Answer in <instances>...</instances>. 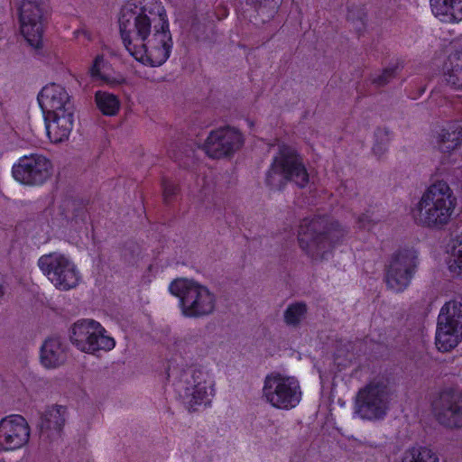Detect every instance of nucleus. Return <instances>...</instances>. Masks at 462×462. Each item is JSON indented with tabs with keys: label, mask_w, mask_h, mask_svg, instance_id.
Returning a JSON list of instances; mask_svg holds the SVG:
<instances>
[{
	"label": "nucleus",
	"mask_w": 462,
	"mask_h": 462,
	"mask_svg": "<svg viewBox=\"0 0 462 462\" xmlns=\"http://www.w3.org/2000/svg\"><path fill=\"white\" fill-rule=\"evenodd\" d=\"M118 23L124 46L137 61L159 67L170 58L173 42L162 5L153 12L143 5V0H127Z\"/></svg>",
	"instance_id": "obj_1"
},
{
	"label": "nucleus",
	"mask_w": 462,
	"mask_h": 462,
	"mask_svg": "<svg viewBox=\"0 0 462 462\" xmlns=\"http://www.w3.org/2000/svg\"><path fill=\"white\" fill-rule=\"evenodd\" d=\"M346 230L338 221L328 216L304 218L298 230L299 245L312 260H325L340 245Z\"/></svg>",
	"instance_id": "obj_2"
},
{
	"label": "nucleus",
	"mask_w": 462,
	"mask_h": 462,
	"mask_svg": "<svg viewBox=\"0 0 462 462\" xmlns=\"http://www.w3.org/2000/svg\"><path fill=\"white\" fill-rule=\"evenodd\" d=\"M456 206L457 198L449 185L437 180L427 188L415 209L421 226L442 229L450 221Z\"/></svg>",
	"instance_id": "obj_3"
},
{
	"label": "nucleus",
	"mask_w": 462,
	"mask_h": 462,
	"mask_svg": "<svg viewBox=\"0 0 462 462\" xmlns=\"http://www.w3.org/2000/svg\"><path fill=\"white\" fill-rule=\"evenodd\" d=\"M393 381L390 374H380L359 389L355 412L360 419L370 421L384 419L393 395Z\"/></svg>",
	"instance_id": "obj_4"
},
{
	"label": "nucleus",
	"mask_w": 462,
	"mask_h": 462,
	"mask_svg": "<svg viewBox=\"0 0 462 462\" xmlns=\"http://www.w3.org/2000/svg\"><path fill=\"white\" fill-rule=\"evenodd\" d=\"M169 291L180 298L181 312L185 317H202L215 309V296L205 286L186 279H176L170 283Z\"/></svg>",
	"instance_id": "obj_5"
},
{
	"label": "nucleus",
	"mask_w": 462,
	"mask_h": 462,
	"mask_svg": "<svg viewBox=\"0 0 462 462\" xmlns=\"http://www.w3.org/2000/svg\"><path fill=\"white\" fill-rule=\"evenodd\" d=\"M420 264L419 252L414 247L404 246L393 252L385 265L386 286L395 292L409 287Z\"/></svg>",
	"instance_id": "obj_6"
},
{
	"label": "nucleus",
	"mask_w": 462,
	"mask_h": 462,
	"mask_svg": "<svg viewBox=\"0 0 462 462\" xmlns=\"http://www.w3.org/2000/svg\"><path fill=\"white\" fill-rule=\"evenodd\" d=\"M462 340V303L446 302L440 309L436 329L435 345L439 351L448 352Z\"/></svg>",
	"instance_id": "obj_7"
},
{
	"label": "nucleus",
	"mask_w": 462,
	"mask_h": 462,
	"mask_svg": "<svg viewBox=\"0 0 462 462\" xmlns=\"http://www.w3.org/2000/svg\"><path fill=\"white\" fill-rule=\"evenodd\" d=\"M263 394L274 408L291 410L300 402L301 391L299 381L292 376H285L278 372L266 375Z\"/></svg>",
	"instance_id": "obj_8"
},
{
	"label": "nucleus",
	"mask_w": 462,
	"mask_h": 462,
	"mask_svg": "<svg viewBox=\"0 0 462 462\" xmlns=\"http://www.w3.org/2000/svg\"><path fill=\"white\" fill-rule=\"evenodd\" d=\"M275 174L281 175L284 180L293 181L300 188L309 183V173L297 151L291 146L282 145L278 154L273 158L269 171L266 173L265 183L273 187Z\"/></svg>",
	"instance_id": "obj_9"
},
{
	"label": "nucleus",
	"mask_w": 462,
	"mask_h": 462,
	"mask_svg": "<svg viewBox=\"0 0 462 462\" xmlns=\"http://www.w3.org/2000/svg\"><path fill=\"white\" fill-rule=\"evenodd\" d=\"M69 338L79 350L85 353L110 351L116 346L115 339L106 335L105 328L94 319H80L74 323Z\"/></svg>",
	"instance_id": "obj_10"
},
{
	"label": "nucleus",
	"mask_w": 462,
	"mask_h": 462,
	"mask_svg": "<svg viewBox=\"0 0 462 462\" xmlns=\"http://www.w3.org/2000/svg\"><path fill=\"white\" fill-rule=\"evenodd\" d=\"M38 266L42 273L58 289L68 291L75 288L80 280L79 272L68 257L58 253L42 255Z\"/></svg>",
	"instance_id": "obj_11"
},
{
	"label": "nucleus",
	"mask_w": 462,
	"mask_h": 462,
	"mask_svg": "<svg viewBox=\"0 0 462 462\" xmlns=\"http://www.w3.org/2000/svg\"><path fill=\"white\" fill-rule=\"evenodd\" d=\"M52 163L46 156L30 153L20 157L12 167V175L26 186H42L51 176Z\"/></svg>",
	"instance_id": "obj_12"
},
{
	"label": "nucleus",
	"mask_w": 462,
	"mask_h": 462,
	"mask_svg": "<svg viewBox=\"0 0 462 462\" xmlns=\"http://www.w3.org/2000/svg\"><path fill=\"white\" fill-rule=\"evenodd\" d=\"M214 383L208 373L202 368H194L192 370H184L180 381L175 384L176 390L183 397H190V406L208 405L210 403V396L214 393Z\"/></svg>",
	"instance_id": "obj_13"
},
{
	"label": "nucleus",
	"mask_w": 462,
	"mask_h": 462,
	"mask_svg": "<svg viewBox=\"0 0 462 462\" xmlns=\"http://www.w3.org/2000/svg\"><path fill=\"white\" fill-rule=\"evenodd\" d=\"M20 30L27 42L35 49L42 47L44 11L37 0H23L19 8Z\"/></svg>",
	"instance_id": "obj_14"
},
{
	"label": "nucleus",
	"mask_w": 462,
	"mask_h": 462,
	"mask_svg": "<svg viewBox=\"0 0 462 462\" xmlns=\"http://www.w3.org/2000/svg\"><path fill=\"white\" fill-rule=\"evenodd\" d=\"M243 134L231 126L219 127L210 131L202 150L212 159L233 156L244 144Z\"/></svg>",
	"instance_id": "obj_15"
},
{
	"label": "nucleus",
	"mask_w": 462,
	"mask_h": 462,
	"mask_svg": "<svg viewBox=\"0 0 462 462\" xmlns=\"http://www.w3.org/2000/svg\"><path fill=\"white\" fill-rule=\"evenodd\" d=\"M435 410L440 424L451 429H462V390L444 388L435 402Z\"/></svg>",
	"instance_id": "obj_16"
},
{
	"label": "nucleus",
	"mask_w": 462,
	"mask_h": 462,
	"mask_svg": "<svg viewBox=\"0 0 462 462\" xmlns=\"http://www.w3.org/2000/svg\"><path fill=\"white\" fill-rule=\"evenodd\" d=\"M31 429L19 414H11L0 420V451H14L25 446Z\"/></svg>",
	"instance_id": "obj_17"
},
{
	"label": "nucleus",
	"mask_w": 462,
	"mask_h": 462,
	"mask_svg": "<svg viewBox=\"0 0 462 462\" xmlns=\"http://www.w3.org/2000/svg\"><path fill=\"white\" fill-rule=\"evenodd\" d=\"M38 104L43 116L73 111L70 97L67 89L60 84L44 86L37 96Z\"/></svg>",
	"instance_id": "obj_18"
},
{
	"label": "nucleus",
	"mask_w": 462,
	"mask_h": 462,
	"mask_svg": "<svg viewBox=\"0 0 462 462\" xmlns=\"http://www.w3.org/2000/svg\"><path fill=\"white\" fill-rule=\"evenodd\" d=\"M66 413L67 408L62 405L48 407L42 412L38 425L40 438L42 440L53 443L61 437Z\"/></svg>",
	"instance_id": "obj_19"
},
{
	"label": "nucleus",
	"mask_w": 462,
	"mask_h": 462,
	"mask_svg": "<svg viewBox=\"0 0 462 462\" xmlns=\"http://www.w3.org/2000/svg\"><path fill=\"white\" fill-rule=\"evenodd\" d=\"M47 135L53 143L67 141L74 126V112L69 111L60 114L44 116Z\"/></svg>",
	"instance_id": "obj_20"
},
{
	"label": "nucleus",
	"mask_w": 462,
	"mask_h": 462,
	"mask_svg": "<svg viewBox=\"0 0 462 462\" xmlns=\"http://www.w3.org/2000/svg\"><path fill=\"white\" fill-rule=\"evenodd\" d=\"M110 62L105 59L103 54H97L88 69V75L91 80L97 82L99 86L106 85L114 88L126 83V79L123 75H110Z\"/></svg>",
	"instance_id": "obj_21"
},
{
	"label": "nucleus",
	"mask_w": 462,
	"mask_h": 462,
	"mask_svg": "<svg viewBox=\"0 0 462 462\" xmlns=\"http://www.w3.org/2000/svg\"><path fill=\"white\" fill-rule=\"evenodd\" d=\"M66 358L65 349L58 337H48L41 346L40 359L46 368L60 365Z\"/></svg>",
	"instance_id": "obj_22"
},
{
	"label": "nucleus",
	"mask_w": 462,
	"mask_h": 462,
	"mask_svg": "<svg viewBox=\"0 0 462 462\" xmlns=\"http://www.w3.org/2000/svg\"><path fill=\"white\" fill-rule=\"evenodd\" d=\"M439 149L443 153H450L462 143V125L455 121L448 124L439 135Z\"/></svg>",
	"instance_id": "obj_23"
},
{
	"label": "nucleus",
	"mask_w": 462,
	"mask_h": 462,
	"mask_svg": "<svg viewBox=\"0 0 462 462\" xmlns=\"http://www.w3.org/2000/svg\"><path fill=\"white\" fill-rule=\"evenodd\" d=\"M444 70L448 84L455 89H462V49L448 55Z\"/></svg>",
	"instance_id": "obj_24"
},
{
	"label": "nucleus",
	"mask_w": 462,
	"mask_h": 462,
	"mask_svg": "<svg viewBox=\"0 0 462 462\" xmlns=\"http://www.w3.org/2000/svg\"><path fill=\"white\" fill-rule=\"evenodd\" d=\"M436 16H448L451 20H462V0H430Z\"/></svg>",
	"instance_id": "obj_25"
},
{
	"label": "nucleus",
	"mask_w": 462,
	"mask_h": 462,
	"mask_svg": "<svg viewBox=\"0 0 462 462\" xmlns=\"http://www.w3.org/2000/svg\"><path fill=\"white\" fill-rule=\"evenodd\" d=\"M95 103L102 115L106 116H114L120 110L121 103L118 97L115 94L97 90L94 96Z\"/></svg>",
	"instance_id": "obj_26"
},
{
	"label": "nucleus",
	"mask_w": 462,
	"mask_h": 462,
	"mask_svg": "<svg viewBox=\"0 0 462 462\" xmlns=\"http://www.w3.org/2000/svg\"><path fill=\"white\" fill-rule=\"evenodd\" d=\"M448 247L450 253L448 269L451 273L462 275V232L450 239Z\"/></svg>",
	"instance_id": "obj_27"
},
{
	"label": "nucleus",
	"mask_w": 462,
	"mask_h": 462,
	"mask_svg": "<svg viewBox=\"0 0 462 462\" xmlns=\"http://www.w3.org/2000/svg\"><path fill=\"white\" fill-rule=\"evenodd\" d=\"M400 462H439V459L430 448L412 447L404 452Z\"/></svg>",
	"instance_id": "obj_28"
},
{
	"label": "nucleus",
	"mask_w": 462,
	"mask_h": 462,
	"mask_svg": "<svg viewBox=\"0 0 462 462\" xmlns=\"http://www.w3.org/2000/svg\"><path fill=\"white\" fill-rule=\"evenodd\" d=\"M307 314V305L304 302L290 304L284 311V322L288 326L297 327Z\"/></svg>",
	"instance_id": "obj_29"
},
{
	"label": "nucleus",
	"mask_w": 462,
	"mask_h": 462,
	"mask_svg": "<svg viewBox=\"0 0 462 462\" xmlns=\"http://www.w3.org/2000/svg\"><path fill=\"white\" fill-rule=\"evenodd\" d=\"M256 5L258 15L263 16L262 21L265 22L274 17L282 3V0H249Z\"/></svg>",
	"instance_id": "obj_30"
},
{
	"label": "nucleus",
	"mask_w": 462,
	"mask_h": 462,
	"mask_svg": "<svg viewBox=\"0 0 462 462\" xmlns=\"http://www.w3.org/2000/svg\"><path fill=\"white\" fill-rule=\"evenodd\" d=\"M391 134L392 133L386 128H377L374 132V143L372 150L378 158L387 151Z\"/></svg>",
	"instance_id": "obj_31"
},
{
	"label": "nucleus",
	"mask_w": 462,
	"mask_h": 462,
	"mask_svg": "<svg viewBox=\"0 0 462 462\" xmlns=\"http://www.w3.org/2000/svg\"><path fill=\"white\" fill-rule=\"evenodd\" d=\"M169 156L178 164L180 168L189 169L194 166L195 151L193 149L185 150V152L168 151Z\"/></svg>",
	"instance_id": "obj_32"
},
{
	"label": "nucleus",
	"mask_w": 462,
	"mask_h": 462,
	"mask_svg": "<svg viewBox=\"0 0 462 462\" xmlns=\"http://www.w3.org/2000/svg\"><path fill=\"white\" fill-rule=\"evenodd\" d=\"M366 9L365 5H348L347 6V14L346 18L348 21L352 23H357L359 25H356V29L358 32H361L362 29L365 28V21H366Z\"/></svg>",
	"instance_id": "obj_33"
},
{
	"label": "nucleus",
	"mask_w": 462,
	"mask_h": 462,
	"mask_svg": "<svg viewBox=\"0 0 462 462\" xmlns=\"http://www.w3.org/2000/svg\"><path fill=\"white\" fill-rule=\"evenodd\" d=\"M162 197L165 205H170L180 191L179 185L163 177L162 180Z\"/></svg>",
	"instance_id": "obj_34"
},
{
	"label": "nucleus",
	"mask_w": 462,
	"mask_h": 462,
	"mask_svg": "<svg viewBox=\"0 0 462 462\" xmlns=\"http://www.w3.org/2000/svg\"><path fill=\"white\" fill-rule=\"evenodd\" d=\"M399 68V63L385 68L381 75L373 79V83L377 87L386 85L392 79L395 78Z\"/></svg>",
	"instance_id": "obj_35"
},
{
	"label": "nucleus",
	"mask_w": 462,
	"mask_h": 462,
	"mask_svg": "<svg viewBox=\"0 0 462 462\" xmlns=\"http://www.w3.org/2000/svg\"><path fill=\"white\" fill-rule=\"evenodd\" d=\"M379 221L380 219L377 217V216H374V213H372L370 209L361 214L357 218V224L360 228L370 229L374 224Z\"/></svg>",
	"instance_id": "obj_36"
},
{
	"label": "nucleus",
	"mask_w": 462,
	"mask_h": 462,
	"mask_svg": "<svg viewBox=\"0 0 462 462\" xmlns=\"http://www.w3.org/2000/svg\"><path fill=\"white\" fill-rule=\"evenodd\" d=\"M72 218L76 224H79V222L85 223L88 218L86 206L83 205L80 208H75Z\"/></svg>",
	"instance_id": "obj_37"
},
{
	"label": "nucleus",
	"mask_w": 462,
	"mask_h": 462,
	"mask_svg": "<svg viewBox=\"0 0 462 462\" xmlns=\"http://www.w3.org/2000/svg\"><path fill=\"white\" fill-rule=\"evenodd\" d=\"M229 14V11H228V8L225 5L221 6V8L219 9V13H217V18L218 20H222L226 17H227Z\"/></svg>",
	"instance_id": "obj_38"
},
{
	"label": "nucleus",
	"mask_w": 462,
	"mask_h": 462,
	"mask_svg": "<svg viewBox=\"0 0 462 462\" xmlns=\"http://www.w3.org/2000/svg\"><path fill=\"white\" fill-rule=\"evenodd\" d=\"M173 374V371L171 370V366L169 365L167 369V377L170 378Z\"/></svg>",
	"instance_id": "obj_39"
},
{
	"label": "nucleus",
	"mask_w": 462,
	"mask_h": 462,
	"mask_svg": "<svg viewBox=\"0 0 462 462\" xmlns=\"http://www.w3.org/2000/svg\"><path fill=\"white\" fill-rule=\"evenodd\" d=\"M424 92H425V88H420V91H419L418 97H420Z\"/></svg>",
	"instance_id": "obj_40"
},
{
	"label": "nucleus",
	"mask_w": 462,
	"mask_h": 462,
	"mask_svg": "<svg viewBox=\"0 0 462 462\" xmlns=\"http://www.w3.org/2000/svg\"><path fill=\"white\" fill-rule=\"evenodd\" d=\"M4 288H3V285L2 283L0 282V297H2L4 295Z\"/></svg>",
	"instance_id": "obj_41"
},
{
	"label": "nucleus",
	"mask_w": 462,
	"mask_h": 462,
	"mask_svg": "<svg viewBox=\"0 0 462 462\" xmlns=\"http://www.w3.org/2000/svg\"><path fill=\"white\" fill-rule=\"evenodd\" d=\"M411 99H416L417 97L416 96H409Z\"/></svg>",
	"instance_id": "obj_42"
},
{
	"label": "nucleus",
	"mask_w": 462,
	"mask_h": 462,
	"mask_svg": "<svg viewBox=\"0 0 462 462\" xmlns=\"http://www.w3.org/2000/svg\"><path fill=\"white\" fill-rule=\"evenodd\" d=\"M435 95H436V94L431 93V96H430V97H431V98H433Z\"/></svg>",
	"instance_id": "obj_43"
}]
</instances>
